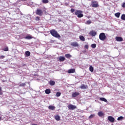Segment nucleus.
<instances>
[{
  "label": "nucleus",
  "instance_id": "obj_22",
  "mask_svg": "<svg viewBox=\"0 0 125 125\" xmlns=\"http://www.w3.org/2000/svg\"><path fill=\"white\" fill-rule=\"evenodd\" d=\"M65 57L66 58H71L72 57V55H71L70 54H66L65 55Z\"/></svg>",
  "mask_w": 125,
  "mask_h": 125
},
{
  "label": "nucleus",
  "instance_id": "obj_14",
  "mask_svg": "<svg viewBox=\"0 0 125 125\" xmlns=\"http://www.w3.org/2000/svg\"><path fill=\"white\" fill-rule=\"evenodd\" d=\"M98 115L99 117H104V113H103L102 111H100L98 113Z\"/></svg>",
  "mask_w": 125,
  "mask_h": 125
},
{
  "label": "nucleus",
  "instance_id": "obj_3",
  "mask_svg": "<svg viewBox=\"0 0 125 125\" xmlns=\"http://www.w3.org/2000/svg\"><path fill=\"white\" fill-rule=\"evenodd\" d=\"M90 6H91V7L96 8L99 7V4H98V2L97 1L92 0L91 1Z\"/></svg>",
  "mask_w": 125,
  "mask_h": 125
},
{
  "label": "nucleus",
  "instance_id": "obj_15",
  "mask_svg": "<svg viewBox=\"0 0 125 125\" xmlns=\"http://www.w3.org/2000/svg\"><path fill=\"white\" fill-rule=\"evenodd\" d=\"M56 108V107H55V106L52 105H49L48 106V109H49V110H52V111H53V110H55Z\"/></svg>",
  "mask_w": 125,
  "mask_h": 125
},
{
  "label": "nucleus",
  "instance_id": "obj_2",
  "mask_svg": "<svg viewBox=\"0 0 125 125\" xmlns=\"http://www.w3.org/2000/svg\"><path fill=\"white\" fill-rule=\"evenodd\" d=\"M83 11L81 10H76L75 14V15H77V17L78 18H82V17H83V14H82Z\"/></svg>",
  "mask_w": 125,
  "mask_h": 125
},
{
  "label": "nucleus",
  "instance_id": "obj_34",
  "mask_svg": "<svg viewBox=\"0 0 125 125\" xmlns=\"http://www.w3.org/2000/svg\"><path fill=\"white\" fill-rule=\"evenodd\" d=\"M3 50V51H8V50H9L8 47H6L4 48Z\"/></svg>",
  "mask_w": 125,
  "mask_h": 125
},
{
  "label": "nucleus",
  "instance_id": "obj_35",
  "mask_svg": "<svg viewBox=\"0 0 125 125\" xmlns=\"http://www.w3.org/2000/svg\"><path fill=\"white\" fill-rule=\"evenodd\" d=\"M94 117H95V114H91L89 117V119H92V118H94Z\"/></svg>",
  "mask_w": 125,
  "mask_h": 125
},
{
  "label": "nucleus",
  "instance_id": "obj_21",
  "mask_svg": "<svg viewBox=\"0 0 125 125\" xmlns=\"http://www.w3.org/2000/svg\"><path fill=\"white\" fill-rule=\"evenodd\" d=\"M25 39L26 40H31V39H33V37H32V36H30V35H27Z\"/></svg>",
  "mask_w": 125,
  "mask_h": 125
},
{
  "label": "nucleus",
  "instance_id": "obj_33",
  "mask_svg": "<svg viewBox=\"0 0 125 125\" xmlns=\"http://www.w3.org/2000/svg\"><path fill=\"white\" fill-rule=\"evenodd\" d=\"M56 95L57 97H59V96H60L61 95V93L58 92H57Z\"/></svg>",
  "mask_w": 125,
  "mask_h": 125
},
{
  "label": "nucleus",
  "instance_id": "obj_9",
  "mask_svg": "<svg viewBox=\"0 0 125 125\" xmlns=\"http://www.w3.org/2000/svg\"><path fill=\"white\" fill-rule=\"evenodd\" d=\"M80 95V93L78 92H73L72 94V97L73 98L77 97V96H79Z\"/></svg>",
  "mask_w": 125,
  "mask_h": 125
},
{
  "label": "nucleus",
  "instance_id": "obj_27",
  "mask_svg": "<svg viewBox=\"0 0 125 125\" xmlns=\"http://www.w3.org/2000/svg\"><path fill=\"white\" fill-rule=\"evenodd\" d=\"M124 120V117L123 116H120L118 118L117 120L118 121H123Z\"/></svg>",
  "mask_w": 125,
  "mask_h": 125
},
{
  "label": "nucleus",
  "instance_id": "obj_29",
  "mask_svg": "<svg viewBox=\"0 0 125 125\" xmlns=\"http://www.w3.org/2000/svg\"><path fill=\"white\" fill-rule=\"evenodd\" d=\"M121 19H122V20L125 21V14H123L121 16Z\"/></svg>",
  "mask_w": 125,
  "mask_h": 125
},
{
  "label": "nucleus",
  "instance_id": "obj_26",
  "mask_svg": "<svg viewBox=\"0 0 125 125\" xmlns=\"http://www.w3.org/2000/svg\"><path fill=\"white\" fill-rule=\"evenodd\" d=\"M55 119L56 121H60V117L59 115L55 116Z\"/></svg>",
  "mask_w": 125,
  "mask_h": 125
},
{
  "label": "nucleus",
  "instance_id": "obj_42",
  "mask_svg": "<svg viewBox=\"0 0 125 125\" xmlns=\"http://www.w3.org/2000/svg\"><path fill=\"white\" fill-rule=\"evenodd\" d=\"M32 125H38L35 124H33Z\"/></svg>",
  "mask_w": 125,
  "mask_h": 125
},
{
  "label": "nucleus",
  "instance_id": "obj_37",
  "mask_svg": "<svg viewBox=\"0 0 125 125\" xmlns=\"http://www.w3.org/2000/svg\"><path fill=\"white\" fill-rule=\"evenodd\" d=\"M35 20L36 21H39L40 20V17H37L36 18H35Z\"/></svg>",
  "mask_w": 125,
  "mask_h": 125
},
{
  "label": "nucleus",
  "instance_id": "obj_30",
  "mask_svg": "<svg viewBox=\"0 0 125 125\" xmlns=\"http://www.w3.org/2000/svg\"><path fill=\"white\" fill-rule=\"evenodd\" d=\"M93 70H94V68H93V67L92 66H90L89 67V71H90V72H93Z\"/></svg>",
  "mask_w": 125,
  "mask_h": 125
},
{
  "label": "nucleus",
  "instance_id": "obj_43",
  "mask_svg": "<svg viewBox=\"0 0 125 125\" xmlns=\"http://www.w3.org/2000/svg\"><path fill=\"white\" fill-rule=\"evenodd\" d=\"M0 120H1V117H0Z\"/></svg>",
  "mask_w": 125,
  "mask_h": 125
},
{
  "label": "nucleus",
  "instance_id": "obj_12",
  "mask_svg": "<svg viewBox=\"0 0 125 125\" xmlns=\"http://www.w3.org/2000/svg\"><path fill=\"white\" fill-rule=\"evenodd\" d=\"M87 87V85L83 84L80 86V88H81V89H86Z\"/></svg>",
  "mask_w": 125,
  "mask_h": 125
},
{
  "label": "nucleus",
  "instance_id": "obj_32",
  "mask_svg": "<svg viewBox=\"0 0 125 125\" xmlns=\"http://www.w3.org/2000/svg\"><path fill=\"white\" fill-rule=\"evenodd\" d=\"M92 48H95V47H96V44L94 43V44H92L91 45Z\"/></svg>",
  "mask_w": 125,
  "mask_h": 125
},
{
  "label": "nucleus",
  "instance_id": "obj_7",
  "mask_svg": "<svg viewBox=\"0 0 125 125\" xmlns=\"http://www.w3.org/2000/svg\"><path fill=\"white\" fill-rule=\"evenodd\" d=\"M89 35L92 37H95L96 35H97V32H96V31L92 30L90 31Z\"/></svg>",
  "mask_w": 125,
  "mask_h": 125
},
{
  "label": "nucleus",
  "instance_id": "obj_18",
  "mask_svg": "<svg viewBox=\"0 0 125 125\" xmlns=\"http://www.w3.org/2000/svg\"><path fill=\"white\" fill-rule=\"evenodd\" d=\"M25 55L26 56H27V57L30 56V55H31V52H30V51H26L25 52Z\"/></svg>",
  "mask_w": 125,
  "mask_h": 125
},
{
  "label": "nucleus",
  "instance_id": "obj_20",
  "mask_svg": "<svg viewBox=\"0 0 125 125\" xmlns=\"http://www.w3.org/2000/svg\"><path fill=\"white\" fill-rule=\"evenodd\" d=\"M121 15V13L118 12L115 14V16L117 17V18H120V16Z\"/></svg>",
  "mask_w": 125,
  "mask_h": 125
},
{
  "label": "nucleus",
  "instance_id": "obj_4",
  "mask_svg": "<svg viewBox=\"0 0 125 125\" xmlns=\"http://www.w3.org/2000/svg\"><path fill=\"white\" fill-rule=\"evenodd\" d=\"M99 39L101 41H105L107 37L104 33H101L99 35Z\"/></svg>",
  "mask_w": 125,
  "mask_h": 125
},
{
  "label": "nucleus",
  "instance_id": "obj_19",
  "mask_svg": "<svg viewBox=\"0 0 125 125\" xmlns=\"http://www.w3.org/2000/svg\"><path fill=\"white\" fill-rule=\"evenodd\" d=\"M49 84H50L51 85H54L55 84V82L51 80L49 82Z\"/></svg>",
  "mask_w": 125,
  "mask_h": 125
},
{
  "label": "nucleus",
  "instance_id": "obj_41",
  "mask_svg": "<svg viewBox=\"0 0 125 125\" xmlns=\"http://www.w3.org/2000/svg\"><path fill=\"white\" fill-rule=\"evenodd\" d=\"M122 7H124V8H125V2L122 5Z\"/></svg>",
  "mask_w": 125,
  "mask_h": 125
},
{
  "label": "nucleus",
  "instance_id": "obj_10",
  "mask_svg": "<svg viewBox=\"0 0 125 125\" xmlns=\"http://www.w3.org/2000/svg\"><path fill=\"white\" fill-rule=\"evenodd\" d=\"M108 120L109 121V122H111V123H114L115 122V118L112 116H108Z\"/></svg>",
  "mask_w": 125,
  "mask_h": 125
},
{
  "label": "nucleus",
  "instance_id": "obj_17",
  "mask_svg": "<svg viewBox=\"0 0 125 125\" xmlns=\"http://www.w3.org/2000/svg\"><path fill=\"white\" fill-rule=\"evenodd\" d=\"M51 92V91L50 90V89H46L45 90V93H46V94H49V93H50Z\"/></svg>",
  "mask_w": 125,
  "mask_h": 125
},
{
  "label": "nucleus",
  "instance_id": "obj_38",
  "mask_svg": "<svg viewBox=\"0 0 125 125\" xmlns=\"http://www.w3.org/2000/svg\"><path fill=\"white\" fill-rule=\"evenodd\" d=\"M5 58V56H0V59H3Z\"/></svg>",
  "mask_w": 125,
  "mask_h": 125
},
{
  "label": "nucleus",
  "instance_id": "obj_1",
  "mask_svg": "<svg viewBox=\"0 0 125 125\" xmlns=\"http://www.w3.org/2000/svg\"><path fill=\"white\" fill-rule=\"evenodd\" d=\"M50 34H51V35L55 38H57L58 39H60V38H61L60 35L58 34V32H57V31L55 30V29H52L50 30Z\"/></svg>",
  "mask_w": 125,
  "mask_h": 125
},
{
  "label": "nucleus",
  "instance_id": "obj_31",
  "mask_svg": "<svg viewBox=\"0 0 125 125\" xmlns=\"http://www.w3.org/2000/svg\"><path fill=\"white\" fill-rule=\"evenodd\" d=\"M86 24H87V25H90V24H91V21L90 20L87 21L86 22Z\"/></svg>",
  "mask_w": 125,
  "mask_h": 125
},
{
  "label": "nucleus",
  "instance_id": "obj_13",
  "mask_svg": "<svg viewBox=\"0 0 125 125\" xmlns=\"http://www.w3.org/2000/svg\"><path fill=\"white\" fill-rule=\"evenodd\" d=\"M76 72V69H70L68 70V73L69 74H73V73H75Z\"/></svg>",
  "mask_w": 125,
  "mask_h": 125
},
{
  "label": "nucleus",
  "instance_id": "obj_11",
  "mask_svg": "<svg viewBox=\"0 0 125 125\" xmlns=\"http://www.w3.org/2000/svg\"><path fill=\"white\" fill-rule=\"evenodd\" d=\"M71 45L72 46H74V47H76L79 46V44H78V42H73L71 43Z\"/></svg>",
  "mask_w": 125,
  "mask_h": 125
},
{
  "label": "nucleus",
  "instance_id": "obj_16",
  "mask_svg": "<svg viewBox=\"0 0 125 125\" xmlns=\"http://www.w3.org/2000/svg\"><path fill=\"white\" fill-rule=\"evenodd\" d=\"M65 59H66L64 57L60 56L59 57V61H62V62H63V61H65Z\"/></svg>",
  "mask_w": 125,
  "mask_h": 125
},
{
  "label": "nucleus",
  "instance_id": "obj_28",
  "mask_svg": "<svg viewBox=\"0 0 125 125\" xmlns=\"http://www.w3.org/2000/svg\"><path fill=\"white\" fill-rule=\"evenodd\" d=\"M42 2L43 3H48L49 2V1H48V0H42Z\"/></svg>",
  "mask_w": 125,
  "mask_h": 125
},
{
  "label": "nucleus",
  "instance_id": "obj_24",
  "mask_svg": "<svg viewBox=\"0 0 125 125\" xmlns=\"http://www.w3.org/2000/svg\"><path fill=\"white\" fill-rule=\"evenodd\" d=\"M79 38L81 41H82V42H84L85 41V39L83 36H80Z\"/></svg>",
  "mask_w": 125,
  "mask_h": 125
},
{
  "label": "nucleus",
  "instance_id": "obj_23",
  "mask_svg": "<svg viewBox=\"0 0 125 125\" xmlns=\"http://www.w3.org/2000/svg\"><path fill=\"white\" fill-rule=\"evenodd\" d=\"M100 100L104 101V102H107V100L105 98H100Z\"/></svg>",
  "mask_w": 125,
  "mask_h": 125
},
{
  "label": "nucleus",
  "instance_id": "obj_5",
  "mask_svg": "<svg viewBox=\"0 0 125 125\" xmlns=\"http://www.w3.org/2000/svg\"><path fill=\"white\" fill-rule=\"evenodd\" d=\"M36 14L37 15H39V16H42V14H43V12L41 9H37Z\"/></svg>",
  "mask_w": 125,
  "mask_h": 125
},
{
  "label": "nucleus",
  "instance_id": "obj_39",
  "mask_svg": "<svg viewBox=\"0 0 125 125\" xmlns=\"http://www.w3.org/2000/svg\"><path fill=\"white\" fill-rule=\"evenodd\" d=\"M84 48H86V49H88V44H85L84 45Z\"/></svg>",
  "mask_w": 125,
  "mask_h": 125
},
{
  "label": "nucleus",
  "instance_id": "obj_36",
  "mask_svg": "<svg viewBox=\"0 0 125 125\" xmlns=\"http://www.w3.org/2000/svg\"><path fill=\"white\" fill-rule=\"evenodd\" d=\"M3 93H2V90L1 89V87H0V95H2Z\"/></svg>",
  "mask_w": 125,
  "mask_h": 125
},
{
  "label": "nucleus",
  "instance_id": "obj_8",
  "mask_svg": "<svg viewBox=\"0 0 125 125\" xmlns=\"http://www.w3.org/2000/svg\"><path fill=\"white\" fill-rule=\"evenodd\" d=\"M115 40L117 42H123L124 39L121 37H116Z\"/></svg>",
  "mask_w": 125,
  "mask_h": 125
},
{
  "label": "nucleus",
  "instance_id": "obj_6",
  "mask_svg": "<svg viewBox=\"0 0 125 125\" xmlns=\"http://www.w3.org/2000/svg\"><path fill=\"white\" fill-rule=\"evenodd\" d=\"M67 108L69 109V110H75V109H77V106L73 104H69L67 106Z\"/></svg>",
  "mask_w": 125,
  "mask_h": 125
},
{
  "label": "nucleus",
  "instance_id": "obj_25",
  "mask_svg": "<svg viewBox=\"0 0 125 125\" xmlns=\"http://www.w3.org/2000/svg\"><path fill=\"white\" fill-rule=\"evenodd\" d=\"M19 86L21 87L26 86V83L20 84Z\"/></svg>",
  "mask_w": 125,
  "mask_h": 125
},
{
  "label": "nucleus",
  "instance_id": "obj_40",
  "mask_svg": "<svg viewBox=\"0 0 125 125\" xmlns=\"http://www.w3.org/2000/svg\"><path fill=\"white\" fill-rule=\"evenodd\" d=\"M70 11L72 13H73V12H75V9H73V8L71 9Z\"/></svg>",
  "mask_w": 125,
  "mask_h": 125
}]
</instances>
